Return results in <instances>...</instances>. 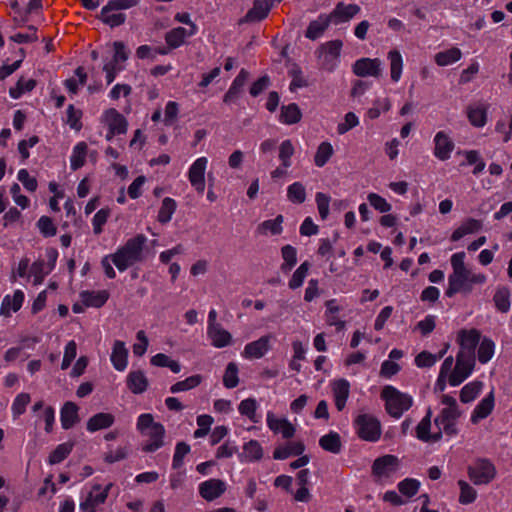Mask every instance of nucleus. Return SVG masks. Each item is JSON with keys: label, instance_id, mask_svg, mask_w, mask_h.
<instances>
[{"label": "nucleus", "instance_id": "nucleus-60", "mask_svg": "<svg viewBox=\"0 0 512 512\" xmlns=\"http://www.w3.org/2000/svg\"><path fill=\"white\" fill-rule=\"evenodd\" d=\"M282 258L284 263L281 266L283 271H289L297 262V251L291 245H285L281 249Z\"/></svg>", "mask_w": 512, "mask_h": 512}, {"label": "nucleus", "instance_id": "nucleus-26", "mask_svg": "<svg viewBox=\"0 0 512 512\" xmlns=\"http://www.w3.org/2000/svg\"><path fill=\"white\" fill-rule=\"evenodd\" d=\"M305 450V446L301 441L288 442L283 446L275 448L273 451V458L277 460H284L290 456H299Z\"/></svg>", "mask_w": 512, "mask_h": 512}, {"label": "nucleus", "instance_id": "nucleus-61", "mask_svg": "<svg viewBox=\"0 0 512 512\" xmlns=\"http://www.w3.org/2000/svg\"><path fill=\"white\" fill-rule=\"evenodd\" d=\"M36 226L40 233L46 238L55 236L57 233L56 225L54 224L52 218L48 216H41L38 219Z\"/></svg>", "mask_w": 512, "mask_h": 512}, {"label": "nucleus", "instance_id": "nucleus-17", "mask_svg": "<svg viewBox=\"0 0 512 512\" xmlns=\"http://www.w3.org/2000/svg\"><path fill=\"white\" fill-rule=\"evenodd\" d=\"M272 339V335H264L256 341L246 344L242 352V356L246 359L262 358L269 351Z\"/></svg>", "mask_w": 512, "mask_h": 512}, {"label": "nucleus", "instance_id": "nucleus-28", "mask_svg": "<svg viewBox=\"0 0 512 512\" xmlns=\"http://www.w3.org/2000/svg\"><path fill=\"white\" fill-rule=\"evenodd\" d=\"M332 24L327 14H320L316 20L309 23L305 36L308 39L315 40L319 38L325 30Z\"/></svg>", "mask_w": 512, "mask_h": 512}, {"label": "nucleus", "instance_id": "nucleus-52", "mask_svg": "<svg viewBox=\"0 0 512 512\" xmlns=\"http://www.w3.org/2000/svg\"><path fill=\"white\" fill-rule=\"evenodd\" d=\"M36 86V81L34 79L25 80L21 77L14 87L9 89V94L13 99L20 98L25 92L32 91Z\"/></svg>", "mask_w": 512, "mask_h": 512}, {"label": "nucleus", "instance_id": "nucleus-23", "mask_svg": "<svg viewBox=\"0 0 512 512\" xmlns=\"http://www.w3.org/2000/svg\"><path fill=\"white\" fill-rule=\"evenodd\" d=\"M495 406L494 393L491 391L485 396L474 408L471 414V422L473 424L479 423L481 420L487 418L493 411Z\"/></svg>", "mask_w": 512, "mask_h": 512}, {"label": "nucleus", "instance_id": "nucleus-9", "mask_svg": "<svg viewBox=\"0 0 512 512\" xmlns=\"http://www.w3.org/2000/svg\"><path fill=\"white\" fill-rule=\"evenodd\" d=\"M461 416L459 408L442 409L438 416L434 419L435 425L448 436L458 434L457 421Z\"/></svg>", "mask_w": 512, "mask_h": 512}, {"label": "nucleus", "instance_id": "nucleus-54", "mask_svg": "<svg viewBox=\"0 0 512 512\" xmlns=\"http://www.w3.org/2000/svg\"><path fill=\"white\" fill-rule=\"evenodd\" d=\"M333 147L329 142H322L316 151L314 163L317 167H323L333 155Z\"/></svg>", "mask_w": 512, "mask_h": 512}, {"label": "nucleus", "instance_id": "nucleus-30", "mask_svg": "<svg viewBox=\"0 0 512 512\" xmlns=\"http://www.w3.org/2000/svg\"><path fill=\"white\" fill-rule=\"evenodd\" d=\"M128 389L134 394H141L147 390L148 379L145 374L138 371H131L126 379Z\"/></svg>", "mask_w": 512, "mask_h": 512}, {"label": "nucleus", "instance_id": "nucleus-51", "mask_svg": "<svg viewBox=\"0 0 512 512\" xmlns=\"http://www.w3.org/2000/svg\"><path fill=\"white\" fill-rule=\"evenodd\" d=\"M202 376L199 374L192 375L185 380L178 381L170 387L171 393H179L183 391L191 390L199 386L202 382Z\"/></svg>", "mask_w": 512, "mask_h": 512}, {"label": "nucleus", "instance_id": "nucleus-3", "mask_svg": "<svg viewBox=\"0 0 512 512\" xmlns=\"http://www.w3.org/2000/svg\"><path fill=\"white\" fill-rule=\"evenodd\" d=\"M355 434L359 439L375 443L379 441L382 435V425L380 420L370 413H358L352 422Z\"/></svg>", "mask_w": 512, "mask_h": 512}, {"label": "nucleus", "instance_id": "nucleus-46", "mask_svg": "<svg viewBox=\"0 0 512 512\" xmlns=\"http://www.w3.org/2000/svg\"><path fill=\"white\" fill-rule=\"evenodd\" d=\"M462 52L457 47H452L448 50L438 52L435 55V62L439 66H448L460 60Z\"/></svg>", "mask_w": 512, "mask_h": 512}, {"label": "nucleus", "instance_id": "nucleus-43", "mask_svg": "<svg viewBox=\"0 0 512 512\" xmlns=\"http://www.w3.org/2000/svg\"><path fill=\"white\" fill-rule=\"evenodd\" d=\"M88 146L85 142H79L73 148L70 158V165L72 170L80 169L84 164L87 156Z\"/></svg>", "mask_w": 512, "mask_h": 512}, {"label": "nucleus", "instance_id": "nucleus-29", "mask_svg": "<svg viewBox=\"0 0 512 512\" xmlns=\"http://www.w3.org/2000/svg\"><path fill=\"white\" fill-rule=\"evenodd\" d=\"M207 335L211 344L216 348H223L231 343V334L222 328V326L207 327Z\"/></svg>", "mask_w": 512, "mask_h": 512}, {"label": "nucleus", "instance_id": "nucleus-21", "mask_svg": "<svg viewBox=\"0 0 512 512\" xmlns=\"http://www.w3.org/2000/svg\"><path fill=\"white\" fill-rule=\"evenodd\" d=\"M104 122L112 134H125L127 132L126 118L115 108L107 109L103 114Z\"/></svg>", "mask_w": 512, "mask_h": 512}, {"label": "nucleus", "instance_id": "nucleus-27", "mask_svg": "<svg viewBox=\"0 0 512 512\" xmlns=\"http://www.w3.org/2000/svg\"><path fill=\"white\" fill-rule=\"evenodd\" d=\"M349 389V382L345 379H340L333 383L334 402L338 411H342L345 408L349 396Z\"/></svg>", "mask_w": 512, "mask_h": 512}, {"label": "nucleus", "instance_id": "nucleus-41", "mask_svg": "<svg viewBox=\"0 0 512 512\" xmlns=\"http://www.w3.org/2000/svg\"><path fill=\"white\" fill-rule=\"evenodd\" d=\"M263 457V449L257 440H250L243 446L241 461L254 462L259 461Z\"/></svg>", "mask_w": 512, "mask_h": 512}, {"label": "nucleus", "instance_id": "nucleus-37", "mask_svg": "<svg viewBox=\"0 0 512 512\" xmlns=\"http://www.w3.org/2000/svg\"><path fill=\"white\" fill-rule=\"evenodd\" d=\"M193 29H195L194 25H192ZM195 33L194 30H192L189 34L187 33V30L183 27H176L170 30L165 35V41L169 47V49H175L180 47L187 36L193 35Z\"/></svg>", "mask_w": 512, "mask_h": 512}, {"label": "nucleus", "instance_id": "nucleus-24", "mask_svg": "<svg viewBox=\"0 0 512 512\" xmlns=\"http://www.w3.org/2000/svg\"><path fill=\"white\" fill-rule=\"evenodd\" d=\"M57 251L51 250L49 252V258L52 260L53 263H55L57 259ZM54 268V264L47 265L44 260H37L31 265V274L33 276V284L39 285L43 282L46 275H48L51 270Z\"/></svg>", "mask_w": 512, "mask_h": 512}, {"label": "nucleus", "instance_id": "nucleus-32", "mask_svg": "<svg viewBox=\"0 0 512 512\" xmlns=\"http://www.w3.org/2000/svg\"><path fill=\"white\" fill-rule=\"evenodd\" d=\"M80 297L84 306L100 308L107 302L109 293L106 290L83 291Z\"/></svg>", "mask_w": 512, "mask_h": 512}, {"label": "nucleus", "instance_id": "nucleus-35", "mask_svg": "<svg viewBox=\"0 0 512 512\" xmlns=\"http://www.w3.org/2000/svg\"><path fill=\"white\" fill-rule=\"evenodd\" d=\"M283 216L278 215L275 219L265 220L257 226L256 232L259 235H279L283 231Z\"/></svg>", "mask_w": 512, "mask_h": 512}, {"label": "nucleus", "instance_id": "nucleus-59", "mask_svg": "<svg viewBox=\"0 0 512 512\" xmlns=\"http://www.w3.org/2000/svg\"><path fill=\"white\" fill-rule=\"evenodd\" d=\"M295 152L294 146L291 140H284L279 147V159L284 168L291 166V157Z\"/></svg>", "mask_w": 512, "mask_h": 512}, {"label": "nucleus", "instance_id": "nucleus-11", "mask_svg": "<svg viewBox=\"0 0 512 512\" xmlns=\"http://www.w3.org/2000/svg\"><path fill=\"white\" fill-rule=\"evenodd\" d=\"M399 465V460L394 455H384L374 460L372 465V474L377 480L389 478L393 475Z\"/></svg>", "mask_w": 512, "mask_h": 512}, {"label": "nucleus", "instance_id": "nucleus-58", "mask_svg": "<svg viewBox=\"0 0 512 512\" xmlns=\"http://www.w3.org/2000/svg\"><path fill=\"white\" fill-rule=\"evenodd\" d=\"M309 263L307 261L303 262L293 273L291 279L289 280V288L297 289L302 286L305 277L307 276L309 270Z\"/></svg>", "mask_w": 512, "mask_h": 512}, {"label": "nucleus", "instance_id": "nucleus-36", "mask_svg": "<svg viewBox=\"0 0 512 512\" xmlns=\"http://www.w3.org/2000/svg\"><path fill=\"white\" fill-rule=\"evenodd\" d=\"M114 416L110 413H97L87 422V430L96 432L101 429L109 428L114 423Z\"/></svg>", "mask_w": 512, "mask_h": 512}, {"label": "nucleus", "instance_id": "nucleus-25", "mask_svg": "<svg viewBox=\"0 0 512 512\" xmlns=\"http://www.w3.org/2000/svg\"><path fill=\"white\" fill-rule=\"evenodd\" d=\"M24 302V293L21 290H16L11 297L6 295L2 301L0 308V315L10 317L11 312H17L22 307Z\"/></svg>", "mask_w": 512, "mask_h": 512}, {"label": "nucleus", "instance_id": "nucleus-19", "mask_svg": "<svg viewBox=\"0 0 512 512\" xmlns=\"http://www.w3.org/2000/svg\"><path fill=\"white\" fill-rule=\"evenodd\" d=\"M479 340L480 332L478 330H460L457 337V341L460 345L459 353L475 356V350Z\"/></svg>", "mask_w": 512, "mask_h": 512}, {"label": "nucleus", "instance_id": "nucleus-63", "mask_svg": "<svg viewBox=\"0 0 512 512\" xmlns=\"http://www.w3.org/2000/svg\"><path fill=\"white\" fill-rule=\"evenodd\" d=\"M111 215V210L109 208L100 209L93 217V231L96 235H99L103 232V226L106 224L108 218Z\"/></svg>", "mask_w": 512, "mask_h": 512}, {"label": "nucleus", "instance_id": "nucleus-5", "mask_svg": "<svg viewBox=\"0 0 512 512\" xmlns=\"http://www.w3.org/2000/svg\"><path fill=\"white\" fill-rule=\"evenodd\" d=\"M139 2L140 0H109L101 9L99 19L111 28L121 26L126 21V15L120 10L135 7Z\"/></svg>", "mask_w": 512, "mask_h": 512}, {"label": "nucleus", "instance_id": "nucleus-33", "mask_svg": "<svg viewBox=\"0 0 512 512\" xmlns=\"http://www.w3.org/2000/svg\"><path fill=\"white\" fill-rule=\"evenodd\" d=\"M128 350L124 342L116 340L113 345L111 354V362L118 371H123L127 367Z\"/></svg>", "mask_w": 512, "mask_h": 512}, {"label": "nucleus", "instance_id": "nucleus-1", "mask_svg": "<svg viewBox=\"0 0 512 512\" xmlns=\"http://www.w3.org/2000/svg\"><path fill=\"white\" fill-rule=\"evenodd\" d=\"M465 252L454 253L450 258L452 272L448 276L445 296L452 298L456 294L469 295L474 286L483 285L487 281L484 273L474 272L465 264Z\"/></svg>", "mask_w": 512, "mask_h": 512}, {"label": "nucleus", "instance_id": "nucleus-57", "mask_svg": "<svg viewBox=\"0 0 512 512\" xmlns=\"http://www.w3.org/2000/svg\"><path fill=\"white\" fill-rule=\"evenodd\" d=\"M494 342L491 339L484 338L478 348L477 357L480 363H487L494 355Z\"/></svg>", "mask_w": 512, "mask_h": 512}, {"label": "nucleus", "instance_id": "nucleus-2", "mask_svg": "<svg viewBox=\"0 0 512 512\" xmlns=\"http://www.w3.org/2000/svg\"><path fill=\"white\" fill-rule=\"evenodd\" d=\"M147 238L143 234L128 239L124 245L111 254V262L121 272L127 270L136 263L143 261V250Z\"/></svg>", "mask_w": 512, "mask_h": 512}, {"label": "nucleus", "instance_id": "nucleus-44", "mask_svg": "<svg viewBox=\"0 0 512 512\" xmlns=\"http://www.w3.org/2000/svg\"><path fill=\"white\" fill-rule=\"evenodd\" d=\"M388 59L390 60V76L393 82H398L401 78L403 60L398 50H391L388 53Z\"/></svg>", "mask_w": 512, "mask_h": 512}, {"label": "nucleus", "instance_id": "nucleus-53", "mask_svg": "<svg viewBox=\"0 0 512 512\" xmlns=\"http://www.w3.org/2000/svg\"><path fill=\"white\" fill-rule=\"evenodd\" d=\"M287 198L295 204H301L306 199V190L301 182H294L287 188Z\"/></svg>", "mask_w": 512, "mask_h": 512}, {"label": "nucleus", "instance_id": "nucleus-62", "mask_svg": "<svg viewBox=\"0 0 512 512\" xmlns=\"http://www.w3.org/2000/svg\"><path fill=\"white\" fill-rule=\"evenodd\" d=\"M30 401L31 397L28 393H20L16 396L12 404V413L14 418L19 417L26 411V407Z\"/></svg>", "mask_w": 512, "mask_h": 512}, {"label": "nucleus", "instance_id": "nucleus-47", "mask_svg": "<svg viewBox=\"0 0 512 512\" xmlns=\"http://www.w3.org/2000/svg\"><path fill=\"white\" fill-rule=\"evenodd\" d=\"M495 307L501 313H507L510 310V290L507 287H500L493 296Z\"/></svg>", "mask_w": 512, "mask_h": 512}, {"label": "nucleus", "instance_id": "nucleus-18", "mask_svg": "<svg viewBox=\"0 0 512 512\" xmlns=\"http://www.w3.org/2000/svg\"><path fill=\"white\" fill-rule=\"evenodd\" d=\"M142 436L148 438L142 444V451L146 453L155 452L164 445L165 428L161 423H157L151 430L147 431V434Z\"/></svg>", "mask_w": 512, "mask_h": 512}, {"label": "nucleus", "instance_id": "nucleus-64", "mask_svg": "<svg viewBox=\"0 0 512 512\" xmlns=\"http://www.w3.org/2000/svg\"><path fill=\"white\" fill-rule=\"evenodd\" d=\"M442 355H434L428 351H422L415 357V364L420 368H428L433 366Z\"/></svg>", "mask_w": 512, "mask_h": 512}, {"label": "nucleus", "instance_id": "nucleus-6", "mask_svg": "<svg viewBox=\"0 0 512 512\" xmlns=\"http://www.w3.org/2000/svg\"><path fill=\"white\" fill-rule=\"evenodd\" d=\"M112 487L113 483L111 482L104 487L97 483L93 484L80 502L79 508L81 512L102 511L101 506L106 503Z\"/></svg>", "mask_w": 512, "mask_h": 512}, {"label": "nucleus", "instance_id": "nucleus-31", "mask_svg": "<svg viewBox=\"0 0 512 512\" xmlns=\"http://www.w3.org/2000/svg\"><path fill=\"white\" fill-rule=\"evenodd\" d=\"M60 420L63 429L72 428L80 420L78 406L74 402H66L61 409Z\"/></svg>", "mask_w": 512, "mask_h": 512}, {"label": "nucleus", "instance_id": "nucleus-55", "mask_svg": "<svg viewBox=\"0 0 512 512\" xmlns=\"http://www.w3.org/2000/svg\"><path fill=\"white\" fill-rule=\"evenodd\" d=\"M458 486L460 488L459 502L463 505L473 503L477 498V491L466 481L459 480Z\"/></svg>", "mask_w": 512, "mask_h": 512}, {"label": "nucleus", "instance_id": "nucleus-12", "mask_svg": "<svg viewBox=\"0 0 512 512\" xmlns=\"http://www.w3.org/2000/svg\"><path fill=\"white\" fill-rule=\"evenodd\" d=\"M361 11V8L357 4H346L344 2H338L333 10L327 14L329 20L333 25H340L347 23L352 20Z\"/></svg>", "mask_w": 512, "mask_h": 512}, {"label": "nucleus", "instance_id": "nucleus-42", "mask_svg": "<svg viewBox=\"0 0 512 512\" xmlns=\"http://www.w3.org/2000/svg\"><path fill=\"white\" fill-rule=\"evenodd\" d=\"M319 445L322 449L337 454L341 451V439L338 433L330 432L319 439Z\"/></svg>", "mask_w": 512, "mask_h": 512}, {"label": "nucleus", "instance_id": "nucleus-8", "mask_svg": "<svg viewBox=\"0 0 512 512\" xmlns=\"http://www.w3.org/2000/svg\"><path fill=\"white\" fill-rule=\"evenodd\" d=\"M468 476L475 485L490 483L496 476V468L487 459H479L468 467Z\"/></svg>", "mask_w": 512, "mask_h": 512}, {"label": "nucleus", "instance_id": "nucleus-15", "mask_svg": "<svg viewBox=\"0 0 512 512\" xmlns=\"http://www.w3.org/2000/svg\"><path fill=\"white\" fill-rule=\"evenodd\" d=\"M431 418H432V410L431 408L427 409L426 415L422 418V420L418 423L415 428V436L422 442H438L442 438V431L438 429L436 432L431 433Z\"/></svg>", "mask_w": 512, "mask_h": 512}, {"label": "nucleus", "instance_id": "nucleus-40", "mask_svg": "<svg viewBox=\"0 0 512 512\" xmlns=\"http://www.w3.org/2000/svg\"><path fill=\"white\" fill-rule=\"evenodd\" d=\"M467 117L471 125L483 127L487 121V108L482 104L470 105L467 108Z\"/></svg>", "mask_w": 512, "mask_h": 512}, {"label": "nucleus", "instance_id": "nucleus-14", "mask_svg": "<svg viewBox=\"0 0 512 512\" xmlns=\"http://www.w3.org/2000/svg\"><path fill=\"white\" fill-rule=\"evenodd\" d=\"M381 61L378 58H361L353 64V73L359 77H375L382 76Z\"/></svg>", "mask_w": 512, "mask_h": 512}, {"label": "nucleus", "instance_id": "nucleus-34", "mask_svg": "<svg viewBox=\"0 0 512 512\" xmlns=\"http://www.w3.org/2000/svg\"><path fill=\"white\" fill-rule=\"evenodd\" d=\"M270 10L271 8L269 7V4L263 0H255L253 2V7L246 13L244 21L259 22L268 16Z\"/></svg>", "mask_w": 512, "mask_h": 512}, {"label": "nucleus", "instance_id": "nucleus-39", "mask_svg": "<svg viewBox=\"0 0 512 512\" xmlns=\"http://www.w3.org/2000/svg\"><path fill=\"white\" fill-rule=\"evenodd\" d=\"M302 118V113L299 106L296 103H290L281 107L279 116L280 122L292 125L298 123Z\"/></svg>", "mask_w": 512, "mask_h": 512}, {"label": "nucleus", "instance_id": "nucleus-45", "mask_svg": "<svg viewBox=\"0 0 512 512\" xmlns=\"http://www.w3.org/2000/svg\"><path fill=\"white\" fill-rule=\"evenodd\" d=\"M74 447L73 442H65L59 444L49 455L48 463L51 465H55L61 463L65 460L69 454L72 452Z\"/></svg>", "mask_w": 512, "mask_h": 512}, {"label": "nucleus", "instance_id": "nucleus-13", "mask_svg": "<svg viewBox=\"0 0 512 512\" xmlns=\"http://www.w3.org/2000/svg\"><path fill=\"white\" fill-rule=\"evenodd\" d=\"M207 163L208 160L206 157H200L193 162L188 171L189 182L199 194H202L205 190V171Z\"/></svg>", "mask_w": 512, "mask_h": 512}, {"label": "nucleus", "instance_id": "nucleus-56", "mask_svg": "<svg viewBox=\"0 0 512 512\" xmlns=\"http://www.w3.org/2000/svg\"><path fill=\"white\" fill-rule=\"evenodd\" d=\"M238 384V366L236 363L230 362L228 363L223 375V385L228 389H232L235 388Z\"/></svg>", "mask_w": 512, "mask_h": 512}, {"label": "nucleus", "instance_id": "nucleus-20", "mask_svg": "<svg viewBox=\"0 0 512 512\" xmlns=\"http://www.w3.org/2000/svg\"><path fill=\"white\" fill-rule=\"evenodd\" d=\"M225 491L226 483L221 479L211 478L199 485V494L207 501L219 498Z\"/></svg>", "mask_w": 512, "mask_h": 512}, {"label": "nucleus", "instance_id": "nucleus-10", "mask_svg": "<svg viewBox=\"0 0 512 512\" xmlns=\"http://www.w3.org/2000/svg\"><path fill=\"white\" fill-rule=\"evenodd\" d=\"M342 46L343 43L341 40H332L324 43L320 47L322 69L329 72H332L335 69Z\"/></svg>", "mask_w": 512, "mask_h": 512}, {"label": "nucleus", "instance_id": "nucleus-38", "mask_svg": "<svg viewBox=\"0 0 512 512\" xmlns=\"http://www.w3.org/2000/svg\"><path fill=\"white\" fill-rule=\"evenodd\" d=\"M482 228V222L480 220L469 218L465 220L461 226L453 231L451 235L452 241H458L467 234H472L479 231Z\"/></svg>", "mask_w": 512, "mask_h": 512}, {"label": "nucleus", "instance_id": "nucleus-22", "mask_svg": "<svg viewBox=\"0 0 512 512\" xmlns=\"http://www.w3.org/2000/svg\"><path fill=\"white\" fill-rule=\"evenodd\" d=\"M267 426L274 433H280L283 438L290 439L295 434V427L285 418H277L271 411L267 413Z\"/></svg>", "mask_w": 512, "mask_h": 512}, {"label": "nucleus", "instance_id": "nucleus-48", "mask_svg": "<svg viewBox=\"0 0 512 512\" xmlns=\"http://www.w3.org/2000/svg\"><path fill=\"white\" fill-rule=\"evenodd\" d=\"M177 203L173 198L165 197L162 200V205L159 209L157 219L160 223L166 224L168 223L174 212L176 211Z\"/></svg>", "mask_w": 512, "mask_h": 512}, {"label": "nucleus", "instance_id": "nucleus-4", "mask_svg": "<svg viewBox=\"0 0 512 512\" xmlns=\"http://www.w3.org/2000/svg\"><path fill=\"white\" fill-rule=\"evenodd\" d=\"M381 398L385 401L386 412L396 419L400 418L413 404V399L410 395L402 393L390 385L382 389Z\"/></svg>", "mask_w": 512, "mask_h": 512}, {"label": "nucleus", "instance_id": "nucleus-50", "mask_svg": "<svg viewBox=\"0 0 512 512\" xmlns=\"http://www.w3.org/2000/svg\"><path fill=\"white\" fill-rule=\"evenodd\" d=\"M257 407L256 399L247 398L240 402L238 410L241 415L246 416L253 423H258L259 417L256 415Z\"/></svg>", "mask_w": 512, "mask_h": 512}, {"label": "nucleus", "instance_id": "nucleus-16", "mask_svg": "<svg viewBox=\"0 0 512 512\" xmlns=\"http://www.w3.org/2000/svg\"><path fill=\"white\" fill-rule=\"evenodd\" d=\"M434 156L441 160L446 161L450 158L451 153L455 148V144L451 137L445 131H439L434 136Z\"/></svg>", "mask_w": 512, "mask_h": 512}, {"label": "nucleus", "instance_id": "nucleus-7", "mask_svg": "<svg viewBox=\"0 0 512 512\" xmlns=\"http://www.w3.org/2000/svg\"><path fill=\"white\" fill-rule=\"evenodd\" d=\"M475 366V356L459 353L456 356V364L449 375V384L458 386L472 373Z\"/></svg>", "mask_w": 512, "mask_h": 512}, {"label": "nucleus", "instance_id": "nucleus-49", "mask_svg": "<svg viewBox=\"0 0 512 512\" xmlns=\"http://www.w3.org/2000/svg\"><path fill=\"white\" fill-rule=\"evenodd\" d=\"M483 388V383L480 381H473L466 384L460 391V400L463 403L472 402L477 398Z\"/></svg>", "mask_w": 512, "mask_h": 512}]
</instances>
